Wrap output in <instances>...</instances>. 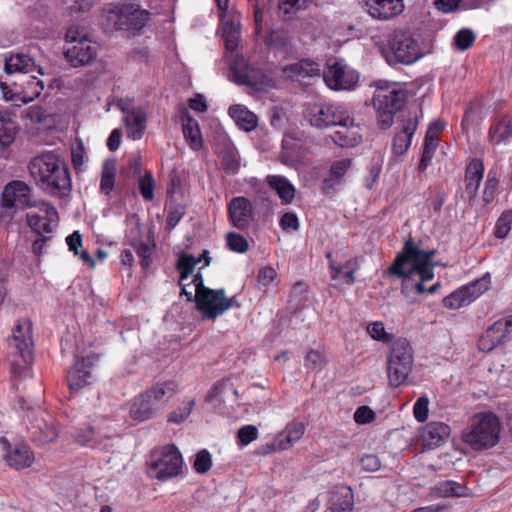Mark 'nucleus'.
<instances>
[{"mask_svg": "<svg viewBox=\"0 0 512 512\" xmlns=\"http://www.w3.org/2000/svg\"><path fill=\"white\" fill-rule=\"evenodd\" d=\"M239 307L235 297L227 298L224 289H208L196 295V308L203 318L214 320L232 307Z\"/></svg>", "mask_w": 512, "mask_h": 512, "instance_id": "12", "label": "nucleus"}, {"mask_svg": "<svg viewBox=\"0 0 512 512\" xmlns=\"http://www.w3.org/2000/svg\"><path fill=\"white\" fill-rule=\"evenodd\" d=\"M491 284V277L489 274L469 283L468 285L462 286L459 289L453 291L451 294L443 299L444 307L448 309L457 310L465 307L482 294L489 290Z\"/></svg>", "mask_w": 512, "mask_h": 512, "instance_id": "13", "label": "nucleus"}, {"mask_svg": "<svg viewBox=\"0 0 512 512\" xmlns=\"http://www.w3.org/2000/svg\"><path fill=\"white\" fill-rule=\"evenodd\" d=\"M512 339V316L507 319H500L488 327L485 334L480 339V346L483 350H492L493 348L505 344Z\"/></svg>", "mask_w": 512, "mask_h": 512, "instance_id": "20", "label": "nucleus"}, {"mask_svg": "<svg viewBox=\"0 0 512 512\" xmlns=\"http://www.w3.org/2000/svg\"><path fill=\"white\" fill-rule=\"evenodd\" d=\"M437 146V137L431 135L430 133H426L423 144V152L418 165L419 172H424L427 169L434 156Z\"/></svg>", "mask_w": 512, "mask_h": 512, "instance_id": "42", "label": "nucleus"}, {"mask_svg": "<svg viewBox=\"0 0 512 512\" xmlns=\"http://www.w3.org/2000/svg\"><path fill=\"white\" fill-rule=\"evenodd\" d=\"M212 467V456L207 449L200 450L193 463V468L198 474L207 473Z\"/></svg>", "mask_w": 512, "mask_h": 512, "instance_id": "48", "label": "nucleus"}, {"mask_svg": "<svg viewBox=\"0 0 512 512\" xmlns=\"http://www.w3.org/2000/svg\"><path fill=\"white\" fill-rule=\"evenodd\" d=\"M44 89L43 82L36 76H28L23 86V102L28 103L39 97Z\"/></svg>", "mask_w": 512, "mask_h": 512, "instance_id": "44", "label": "nucleus"}, {"mask_svg": "<svg viewBox=\"0 0 512 512\" xmlns=\"http://www.w3.org/2000/svg\"><path fill=\"white\" fill-rule=\"evenodd\" d=\"M353 506V494L350 488H342L336 492L330 499V509L332 512H349Z\"/></svg>", "mask_w": 512, "mask_h": 512, "instance_id": "38", "label": "nucleus"}, {"mask_svg": "<svg viewBox=\"0 0 512 512\" xmlns=\"http://www.w3.org/2000/svg\"><path fill=\"white\" fill-rule=\"evenodd\" d=\"M437 497H461L464 496V487L455 481H441L432 490Z\"/></svg>", "mask_w": 512, "mask_h": 512, "instance_id": "41", "label": "nucleus"}, {"mask_svg": "<svg viewBox=\"0 0 512 512\" xmlns=\"http://www.w3.org/2000/svg\"><path fill=\"white\" fill-rule=\"evenodd\" d=\"M307 0H279V9L285 14L305 8Z\"/></svg>", "mask_w": 512, "mask_h": 512, "instance_id": "62", "label": "nucleus"}, {"mask_svg": "<svg viewBox=\"0 0 512 512\" xmlns=\"http://www.w3.org/2000/svg\"><path fill=\"white\" fill-rule=\"evenodd\" d=\"M28 430L32 441L38 445L48 444L58 436L55 419L46 411H38L33 415Z\"/></svg>", "mask_w": 512, "mask_h": 512, "instance_id": "16", "label": "nucleus"}, {"mask_svg": "<svg viewBox=\"0 0 512 512\" xmlns=\"http://www.w3.org/2000/svg\"><path fill=\"white\" fill-rule=\"evenodd\" d=\"M228 113L237 126L247 132L254 130L258 125L257 116L244 105H232Z\"/></svg>", "mask_w": 512, "mask_h": 512, "instance_id": "36", "label": "nucleus"}, {"mask_svg": "<svg viewBox=\"0 0 512 512\" xmlns=\"http://www.w3.org/2000/svg\"><path fill=\"white\" fill-rule=\"evenodd\" d=\"M18 130L14 116L8 111H0V144L9 146L14 141Z\"/></svg>", "mask_w": 512, "mask_h": 512, "instance_id": "37", "label": "nucleus"}, {"mask_svg": "<svg viewBox=\"0 0 512 512\" xmlns=\"http://www.w3.org/2000/svg\"><path fill=\"white\" fill-rule=\"evenodd\" d=\"M475 41L474 33L467 28L459 30L453 39L455 47L460 51H465L470 48Z\"/></svg>", "mask_w": 512, "mask_h": 512, "instance_id": "47", "label": "nucleus"}, {"mask_svg": "<svg viewBox=\"0 0 512 512\" xmlns=\"http://www.w3.org/2000/svg\"><path fill=\"white\" fill-rule=\"evenodd\" d=\"M33 208H36L37 211L26 214L29 228L38 236L52 233L58 224V212L54 205L44 200H38Z\"/></svg>", "mask_w": 512, "mask_h": 512, "instance_id": "14", "label": "nucleus"}, {"mask_svg": "<svg viewBox=\"0 0 512 512\" xmlns=\"http://www.w3.org/2000/svg\"><path fill=\"white\" fill-rule=\"evenodd\" d=\"M484 175V163L481 159H472L466 167L465 183L469 200L476 198Z\"/></svg>", "mask_w": 512, "mask_h": 512, "instance_id": "28", "label": "nucleus"}, {"mask_svg": "<svg viewBox=\"0 0 512 512\" xmlns=\"http://www.w3.org/2000/svg\"><path fill=\"white\" fill-rule=\"evenodd\" d=\"M258 429L254 425L242 426L237 432V443L244 447L258 438Z\"/></svg>", "mask_w": 512, "mask_h": 512, "instance_id": "49", "label": "nucleus"}, {"mask_svg": "<svg viewBox=\"0 0 512 512\" xmlns=\"http://www.w3.org/2000/svg\"><path fill=\"white\" fill-rule=\"evenodd\" d=\"M375 419L374 411L368 406H360L354 413V420L358 424H368Z\"/></svg>", "mask_w": 512, "mask_h": 512, "instance_id": "57", "label": "nucleus"}, {"mask_svg": "<svg viewBox=\"0 0 512 512\" xmlns=\"http://www.w3.org/2000/svg\"><path fill=\"white\" fill-rule=\"evenodd\" d=\"M352 160L345 158L334 161L329 170V175L323 180V189L327 193L344 183V176L351 168Z\"/></svg>", "mask_w": 512, "mask_h": 512, "instance_id": "31", "label": "nucleus"}, {"mask_svg": "<svg viewBox=\"0 0 512 512\" xmlns=\"http://www.w3.org/2000/svg\"><path fill=\"white\" fill-rule=\"evenodd\" d=\"M436 253L435 249H421L412 238H409L405 241L402 251L397 253L387 274L401 279L403 288H408L412 277L418 275L420 280L414 284L413 289L418 294H424V283L434 278V268L438 265L432 261Z\"/></svg>", "mask_w": 512, "mask_h": 512, "instance_id": "2", "label": "nucleus"}, {"mask_svg": "<svg viewBox=\"0 0 512 512\" xmlns=\"http://www.w3.org/2000/svg\"><path fill=\"white\" fill-rule=\"evenodd\" d=\"M360 465L363 471L375 472L380 468L381 462L377 455L367 454L360 459Z\"/></svg>", "mask_w": 512, "mask_h": 512, "instance_id": "59", "label": "nucleus"}, {"mask_svg": "<svg viewBox=\"0 0 512 512\" xmlns=\"http://www.w3.org/2000/svg\"><path fill=\"white\" fill-rule=\"evenodd\" d=\"M182 131L188 146L194 151H199L203 146V138L198 121L189 115L183 116Z\"/></svg>", "mask_w": 512, "mask_h": 512, "instance_id": "35", "label": "nucleus"}, {"mask_svg": "<svg viewBox=\"0 0 512 512\" xmlns=\"http://www.w3.org/2000/svg\"><path fill=\"white\" fill-rule=\"evenodd\" d=\"M155 186V180L150 172H146L139 177L138 188L144 200L151 201L154 199Z\"/></svg>", "mask_w": 512, "mask_h": 512, "instance_id": "45", "label": "nucleus"}, {"mask_svg": "<svg viewBox=\"0 0 512 512\" xmlns=\"http://www.w3.org/2000/svg\"><path fill=\"white\" fill-rule=\"evenodd\" d=\"M116 170V162L114 160H107L104 162L102 167L100 190L105 195H109L114 188Z\"/></svg>", "mask_w": 512, "mask_h": 512, "instance_id": "40", "label": "nucleus"}, {"mask_svg": "<svg viewBox=\"0 0 512 512\" xmlns=\"http://www.w3.org/2000/svg\"><path fill=\"white\" fill-rule=\"evenodd\" d=\"M200 261L201 257L196 259L192 255H182L178 261V269L181 272L180 280L190 279L196 264Z\"/></svg>", "mask_w": 512, "mask_h": 512, "instance_id": "46", "label": "nucleus"}, {"mask_svg": "<svg viewBox=\"0 0 512 512\" xmlns=\"http://www.w3.org/2000/svg\"><path fill=\"white\" fill-rule=\"evenodd\" d=\"M221 165L227 174L237 173L240 164L232 149H227L226 151L223 152L221 158Z\"/></svg>", "mask_w": 512, "mask_h": 512, "instance_id": "51", "label": "nucleus"}, {"mask_svg": "<svg viewBox=\"0 0 512 512\" xmlns=\"http://www.w3.org/2000/svg\"><path fill=\"white\" fill-rule=\"evenodd\" d=\"M227 246L231 251L237 253H245L249 249V244L246 238L242 235L230 232L226 236Z\"/></svg>", "mask_w": 512, "mask_h": 512, "instance_id": "50", "label": "nucleus"}, {"mask_svg": "<svg viewBox=\"0 0 512 512\" xmlns=\"http://www.w3.org/2000/svg\"><path fill=\"white\" fill-rule=\"evenodd\" d=\"M303 116L317 129L339 127L332 139L341 147H353L361 140L359 125L341 103L308 102L304 105Z\"/></svg>", "mask_w": 512, "mask_h": 512, "instance_id": "1", "label": "nucleus"}, {"mask_svg": "<svg viewBox=\"0 0 512 512\" xmlns=\"http://www.w3.org/2000/svg\"><path fill=\"white\" fill-rule=\"evenodd\" d=\"M185 469L182 454L175 445L162 447V481L182 474Z\"/></svg>", "mask_w": 512, "mask_h": 512, "instance_id": "24", "label": "nucleus"}, {"mask_svg": "<svg viewBox=\"0 0 512 512\" xmlns=\"http://www.w3.org/2000/svg\"><path fill=\"white\" fill-rule=\"evenodd\" d=\"M512 137V116L501 115L496 117L488 132L489 141L494 145L506 143Z\"/></svg>", "mask_w": 512, "mask_h": 512, "instance_id": "30", "label": "nucleus"}, {"mask_svg": "<svg viewBox=\"0 0 512 512\" xmlns=\"http://www.w3.org/2000/svg\"><path fill=\"white\" fill-rule=\"evenodd\" d=\"M28 170L36 186L50 196L62 198L72 188L65 159L53 151L33 157L28 164Z\"/></svg>", "mask_w": 512, "mask_h": 512, "instance_id": "3", "label": "nucleus"}, {"mask_svg": "<svg viewBox=\"0 0 512 512\" xmlns=\"http://www.w3.org/2000/svg\"><path fill=\"white\" fill-rule=\"evenodd\" d=\"M222 36L224 39L225 47L228 51H234L238 46L240 38L239 24L233 21H226L222 26Z\"/></svg>", "mask_w": 512, "mask_h": 512, "instance_id": "43", "label": "nucleus"}, {"mask_svg": "<svg viewBox=\"0 0 512 512\" xmlns=\"http://www.w3.org/2000/svg\"><path fill=\"white\" fill-rule=\"evenodd\" d=\"M234 81L256 91H264L272 86V79L261 69L243 62H237L233 68Z\"/></svg>", "mask_w": 512, "mask_h": 512, "instance_id": "17", "label": "nucleus"}, {"mask_svg": "<svg viewBox=\"0 0 512 512\" xmlns=\"http://www.w3.org/2000/svg\"><path fill=\"white\" fill-rule=\"evenodd\" d=\"M417 126L418 116L415 112L402 114L401 123L397 127L398 131L392 142L393 154L401 156L408 151Z\"/></svg>", "mask_w": 512, "mask_h": 512, "instance_id": "19", "label": "nucleus"}, {"mask_svg": "<svg viewBox=\"0 0 512 512\" xmlns=\"http://www.w3.org/2000/svg\"><path fill=\"white\" fill-rule=\"evenodd\" d=\"M150 13L136 3L107 4L102 11V21L107 29L134 32L142 29Z\"/></svg>", "mask_w": 512, "mask_h": 512, "instance_id": "5", "label": "nucleus"}, {"mask_svg": "<svg viewBox=\"0 0 512 512\" xmlns=\"http://www.w3.org/2000/svg\"><path fill=\"white\" fill-rule=\"evenodd\" d=\"M251 202L242 196L234 197L228 204V217L234 227L243 230L252 220Z\"/></svg>", "mask_w": 512, "mask_h": 512, "instance_id": "23", "label": "nucleus"}, {"mask_svg": "<svg viewBox=\"0 0 512 512\" xmlns=\"http://www.w3.org/2000/svg\"><path fill=\"white\" fill-rule=\"evenodd\" d=\"M282 71L288 78L299 81L320 77L322 73L320 63L309 58L300 59L297 62L286 65L282 68Z\"/></svg>", "mask_w": 512, "mask_h": 512, "instance_id": "25", "label": "nucleus"}, {"mask_svg": "<svg viewBox=\"0 0 512 512\" xmlns=\"http://www.w3.org/2000/svg\"><path fill=\"white\" fill-rule=\"evenodd\" d=\"M368 13L375 19L386 20L400 14L403 0H366Z\"/></svg>", "mask_w": 512, "mask_h": 512, "instance_id": "26", "label": "nucleus"}, {"mask_svg": "<svg viewBox=\"0 0 512 512\" xmlns=\"http://www.w3.org/2000/svg\"><path fill=\"white\" fill-rule=\"evenodd\" d=\"M305 432V426L301 422L293 421L287 424L283 433L278 436L277 443L272 450H286L300 440Z\"/></svg>", "mask_w": 512, "mask_h": 512, "instance_id": "34", "label": "nucleus"}, {"mask_svg": "<svg viewBox=\"0 0 512 512\" xmlns=\"http://www.w3.org/2000/svg\"><path fill=\"white\" fill-rule=\"evenodd\" d=\"M280 227L284 231H297L299 229V220L295 213L287 212L280 218Z\"/></svg>", "mask_w": 512, "mask_h": 512, "instance_id": "58", "label": "nucleus"}, {"mask_svg": "<svg viewBox=\"0 0 512 512\" xmlns=\"http://www.w3.org/2000/svg\"><path fill=\"white\" fill-rule=\"evenodd\" d=\"M34 71L43 75L42 68L37 66L35 60L28 54L19 52L5 56V72L7 74L14 72L28 74Z\"/></svg>", "mask_w": 512, "mask_h": 512, "instance_id": "27", "label": "nucleus"}, {"mask_svg": "<svg viewBox=\"0 0 512 512\" xmlns=\"http://www.w3.org/2000/svg\"><path fill=\"white\" fill-rule=\"evenodd\" d=\"M194 406L195 401L193 399H184L177 408L167 415V422L174 425L184 423L190 416Z\"/></svg>", "mask_w": 512, "mask_h": 512, "instance_id": "39", "label": "nucleus"}, {"mask_svg": "<svg viewBox=\"0 0 512 512\" xmlns=\"http://www.w3.org/2000/svg\"><path fill=\"white\" fill-rule=\"evenodd\" d=\"M323 80L333 90H347L353 88L358 76L353 71H347L345 66L336 59H329L322 71Z\"/></svg>", "mask_w": 512, "mask_h": 512, "instance_id": "15", "label": "nucleus"}, {"mask_svg": "<svg viewBox=\"0 0 512 512\" xmlns=\"http://www.w3.org/2000/svg\"><path fill=\"white\" fill-rule=\"evenodd\" d=\"M85 154V149L82 143H78L77 146L72 148V163L76 170H79L81 166L85 163Z\"/></svg>", "mask_w": 512, "mask_h": 512, "instance_id": "61", "label": "nucleus"}, {"mask_svg": "<svg viewBox=\"0 0 512 512\" xmlns=\"http://www.w3.org/2000/svg\"><path fill=\"white\" fill-rule=\"evenodd\" d=\"M97 360L98 357L92 354L74 363L67 373V384L70 390L78 391L92 383L93 368Z\"/></svg>", "mask_w": 512, "mask_h": 512, "instance_id": "18", "label": "nucleus"}, {"mask_svg": "<svg viewBox=\"0 0 512 512\" xmlns=\"http://www.w3.org/2000/svg\"><path fill=\"white\" fill-rule=\"evenodd\" d=\"M141 171V160L137 157L129 160L122 173L127 177H136Z\"/></svg>", "mask_w": 512, "mask_h": 512, "instance_id": "64", "label": "nucleus"}, {"mask_svg": "<svg viewBox=\"0 0 512 512\" xmlns=\"http://www.w3.org/2000/svg\"><path fill=\"white\" fill-rule=\"evenodd\" d=\"M500 421L492 412L477 413L463 431L462 439L474 450L495 446L499 441Z\"/></svg>", "mask_w": 512, "mask_h": 512, "instance_id": "6", "label": "nucleus"}, {"mask_svg": "<svg viewBox=\"0 0 512 512\" xmlns=\"http://www.w3.org/2000/svg\"><path fill=\"white\" fill-rule=\"evenodd\" d=\"M266 182L269 187L276 192L284 205L290 204L295 198V187L284 176L281 175H268Z\"/></svg>", "mask_w": 512, "mask_h": 512, "instance_id": "33", "label": "nucleus"}, {"mask_svg": "<svg viewBox=\"0 0 512 512\" xmlns=\"http://www.w3.org/2000/svg\"><path fill=\"white\" fill-rule=\"evenodd\" d=\"M428 405H429V400L425 396L419 397L416 400L414 407H413V414H414L415 419L418 422L423 423L428 419V412H429Z\"/></svg>", "mask_w": 512, "mask_h": 512, "instance_id": "52", "label": "nucleus"}, {"mask_svg": "<svg viewBox=\"0 0 512 512\" xmlns=\"http://www.w3.org/2000/svg\"><path fill=\"white\" fill-rule=\"evenodd\" d=\"M37 201L26 182L13 180L7 183L1 196L0 220L10 223L18 212L33 208Z\"/></svg>", "mask_w": 512, "mask_h": 512, "instance_id": "7", "label": "nucleus"}, {"mask_svg": "<svg viewBox=\"0 0 512 512\" xmlns=\"http://www.w3.org/2000/svg\"><path fill=\"white\" fill-rule=\"evenodd\" d=\"M451 433L450 427L443 422L429 423L423 433L424 445L428 448L439 447Z\"/></svg>", "mask_w": 512, "mask_h": 512, "instance_id": "32", "label": "nucleus"}, {"mask_svg": "<svg viewBox=\"0 0 512 512\" xmlns=\"http://www.w3.org/2000/svg\"><path fill=\"white\" fill-rule=\"evenodd\" d=\"M185 214V207L182 205H176L171 208L167 217V227L168 229H173L178 222L182 219Z\"/></svg>", "mask_w": 512, "mask_h": 512, "instance_id": "60", "label": "nucleus"}, {"mask_svg": "<svg viewBox=\"0 0 512 512\" xmlns=\"http://www.w3.org/2000/svg\"><path fill=\"white\" fill-rule=\"evenodd\" d=\"M186 182L184 173L174 170L170 175V185L168 188V194L174 195L182 191V187Z\"/></svg>", "mask_w": 512, "mask_h": 512, "instance_id": "56", "label": "nucleus"}, {"mask_svg": "<svg viewBox=\"0 0 512 512\" xmlns=\"http://www.w3.org/2000/svg\"><path fill=\"white\" fill-rule=\"evenodd\" d=\"M498 185H499V180L496 176V173L493 172L492 170H490L487 174V180L485 182V187H484V201L486 203H489L493 197H494V194L498 188Z\"/></svg>", "mask_w": 512, "mask_h": 512, "instance_id": "54", "label": "nucleus"}, {"mask_svg": "<svg viewBox=\"0 0 512 512\" xmlns=\"http://www.w3.org/2000/svg\"><path fill=\"white\" fill-rule=\"evenodd\" d=\"M117 107L124 113V123L128 130V136L133 140L140 139L146 129L147 111L144 107L130 108L123 100H119Z\"/></svg>", "mask_w": 512, "mask_h": 512, "instance_id": "21", "label": "nucleus"}, {"mask_svg": "<svg viewBox=\"0 0 512 512\" xmlns=\"http://www.w3.org/2000/svg\"><path fill=\"white\" fill-rule=\"evenodd\" d=\"M147 473L150 477L160 479V454L156 449L152 450L147 456Z\"/></svg>", "mask_w": 512, "mask_h": 512, "instance_id": "53", "label": "nucleus"}, {"mask_svg": "<svg viewBox=\"0 0 512 512\" xmlns=\"http://www.w3.org/2000/svg\"><path fill=\"white\" fill-rule=\"evenodd\" d=\"M406 102V91L393 84L377 89L373 97V105L377 113L380 128L388 129L394 121V115L401 111Z\"/></svg>", "mask_w": 512, "mask_h": 512, "instance_id": "9", "label": "nucleus"}, {"mask_svg": "<svg viewBox=\"0 0 512 512\" xmlns=\"http://www.w3.org/2000/svg\"><path fill=\"white\" fill-rule=\"evenodd\" d=\"M10 369L12 379L16 382L31 377L30 365L32 363V325L27 319L19 320L15 325L12 337L9 340Z\"/></svg>", "mask_w": 512, "mask_h": 512, "instance_id": "4", "label": "nucleus"}, {"mask_svg": "<svg viewBox=\"0 0 512 512\" xmlns=\"http://www.w3.org/2000/svg\"><path fill=\"white\" fill-rule=\"evenodd\" d=\"M0 442L4 447V460L10 467L22 470L33 464L35 456L28 445L21 443L12 446L4 437L0 438Z\"/></svg>", "mask_w": 512, "mask_h": 512, "instance_id": "22", "label": "nucleus"}, {"mask_svg": "<svg viewBox=\"0 0 512 512\" xmlns=\"http://www.w3.org/2000/svg\"><path fill=\"white\" fill-rule=\"evenodd\" d=\"M413 352L408 340L394 341L387 363L389 383L392 387L404 384L412 370Z\"/></svg>", "mask_w": 512, "mask_h": 512, "instance_id": "10", "label": "nucleus"}, {"mask_svg": "<svg viewBox=\"0 0 512 512\" xmlns=\"http://www.w3.org/2000/svg\"><path fill=\"white\" fill-rule=\"evenodd\" d=\"M325 364L323 355L317 350H310L305 357V366L311 370H320Z\"/></svg>", "mask_w": 512, "mask_h": 512, "instance_id": "55", "label": "nucleus"}, {"mask_svg": "<svg viewBox=\"0 0 512 512\" xmlns=\"http://www.w3.org/2000/svg\"><path fill=\"white\" fill-rule=\"evenodd\" d=\"M65 40L68 46L64 56L71 66H86L96 59L98 45L89 39L83 26L71 25L66 31Z\"/></svg>", "mask_w": 512, "mask_h": 512, "instance_id": "8", "label": "nucleus"}, {"mask_svg": "<svg viewBox=\"0 0 512 512\" xmlns=\"http://www.w3.org/2000/svg\"><path fill=\"white\" fill-rule=\"evenodd\" d=\"M157 400V394L155 391H148L135 399L130 407V416L137 422H142L149 419L155 409L154 401Z\"/></svg>", "mask_w": 512, "mask_h": 512, "instance_id": "29", "label": "nucleus"}, {"mask_svg": "<svg viewBox=\"0 0 512 512\" xmlns=\"http://www.w3.org/2000/svg\"><path fill=\"white\" fill-rule=\"evenodd\" d=\"M388 42L389 51L386 54V60L389 63L410 65L423 55L418 41L408 31H395Z\"/></svg>", "mask_w": 512, "mask_h": 512, "instance_id": "11", "label": "nucleus"}, {"mask_svg": "<svg viewBox=\"0 0 512 512\" xmlns=\"http://www.w3.org/2000/svg\"><path fill=\"white\" fill-rule=\"evenodd\" d=\"M136 252L140 257L141 266L146 269L151 263V251L152 248L147 244H139L135 246Z\"/></svg>", "mask_w": 512, "mask_h": 512, "instance_id": "63", "label": "nucleus"}]
</instances>
